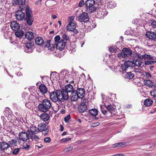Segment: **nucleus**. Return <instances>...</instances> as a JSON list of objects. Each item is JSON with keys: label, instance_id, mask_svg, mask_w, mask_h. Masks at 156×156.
<instances>
[{"label": "nucleus", "instance_id": "f257e3e1", "mask_svg": "<svg viewBox=\"0 0 156 156\" xmlns=\"http://www.w3.org/2000/svg\"><path fill=\"white\" fill-rule=\"evenodd\" d=\"M51 107V101L48 99H45L42 101L41 103L39 105L38 108L40 111L45 112L48 111Z\"/></svg>", "mask_w": 156, "mask_h": 156}, {"label": "nucleus", "instance_id": "f03ea898", "mask_svg": "<svg viewBox=\"0 0 156 156\" xmlns=\"http://www.w3.org/2000/svg\"><path fill=\"white\" fill-rule=\"evenodd\" d=\"M60 75L64 81L66 83H68L69 81V83H71V81L72 79V75L70 74L66 70H63L61 71L60 73Z\"/></svg>", "mask_w": 156, "mask_h": 156}, {"label": "nucleus", "instance_id": "7ed1b4c3", "mask_svg": "<svg viewBox=\"0 0 156 156\" xmlns=\"http://www.w3.org/2000/svg\"><path fill=\"white\" fill-rule=\"evenodd\" d=\"M25 11L26 12V20L27 23L28 25H31L32 24L34 20L32 12L28 7H26Z\"/></svg>", "mask_w": 156, "mask_h": 156}, {"label": "nucleus", "instance_id": "20e7f679", "mask_svg": "<svg viewBox=\"0 0 156 156\" xmlns=\"http://www.w3.org/2000/svg\"><path fill=\"white\" fill-rule=\"evenodd\" d=\"M122 52H119L118 54V56L119 58H126L130 56L132 54V51L130 49L127 48H123L122 50Z\"/></svg>", "mask_w": 156, "mask_h": 156}, {"label": "nucleus", "instance_id": "39448f33", "mask_svg": "<svg viewBox=\"0 0 156 156\" xmlns=\"http://www.w3.org/2000/svg\"><path fill=\"white\" fill-rule=\"evenodd\" d=\"M60 93L58 90L56 91H53L50 93V98L54 102H56L57 101H59V98Z\"/></svg>", "mask_w": 156, "mask_h": 156}, {"label": "nucleus", "instance_id": "423d86ee", "mask_svg": "<svg viewBox=\"0 0 156 156\" xmlns=\"http://www.w3.org/2000/svg\"><path fill=\"white\" fill-rule=\"evenodd\" d=\"M60 93L59 96V101L62 102L64 100H67L69 99V94L67 92H66L64 89L62 90H58Z\"/></svg>", "mask_w": 156, "mask_h": 156}, {"label": "nucleus", "instance_id": "0eeeda50", "mask_svg": "<svg viewBox=\"0 0 156 156\" xmlns=\"http://www.w3.org/2000/svg\"><path fill=\"white\" fill-rule=\"evenodd\" d=\"M29 133L30 132L29 129L26 132H20L19 134V138L21 140L26 141L29 138Z\"/></svg>", "mask_w": 156, "mask_h": 156}, {"label": "nucleus", "instance_id": "6e6552de", "mask_svg": "<svg viewBox=\"0 0 156 156\" xmlns=\"http://www.w3.org/2000/svg\"><path fill=\"white\" fill-rule=\"evenodd\" d=\"M78 20L80 22L86 23L89 21V17L87 13L83 12L79 16Z\"/></svg>", "mask_w": 156, "mask_h": 156}, {"label": "nucleus", "instance_id": "1a4fd4ad", "mask_svg": "<svg viewBox=\"0 0 156 156\" xmlns=\"http://www.w3.org/2000/svg\"><path fill=\"white\" fill-rule=\"evenodd\" d=\"M38 131H44V135L45 136L47 134L48 132V126L45 124L41 123L38 126Z\"/></svg>", "mask_w": 156, "mask_h": 156}, {"label": "nucleus", "instance_id": "9d476101", "mask_svg": "<svg viewBox=\"0 0 156 156\" xmlns=\"http://www.w3.org/2000/svg\"><path fill=\"white\" fill-rule=\"evenodd\" d=\"M34 45V44L33 42H30L26 43L24 48L25 51L27 53L32 52V48H33Z\"/></svg>", "mask_w": 156, "mask_h": 156}, {"label": "nucleus", "instance_id": "9b49d317", "mask_svg": "<svg viewBox=\"0 0 156 156\" xmlns=\"http://www.w3.org/2000/svg\"><path fill=\"white\" fill-rule=\"evenodd\" d=\"M16 18L17 20H22L25 17V13L21 10L18 11L16 13Z\"/></svg>", "mask_w": 156, "mask_h": 156}, {"label": "nucleus", "instance_id": "f8f14e48", "mask_svg": "<svg viewBox=\"0 0 156 156\" xmlns=\"http://www.w3.org/2000/svg\"><path fill=\"white\" fill-rule=\"evenodd\" d=\"M78 111L81 113H83L87 109V105L84 102H82L79 106Z\"/></svg>", "mask_w": 156, "mask_h": 156}, {"label": "nucleus", "instance_id": "ddd939ff", "mask_svg": "<svg viewBox=\"0 0 156 156\" xmlns=\"http://www.w3.org/2000/svg\"><path fill=\"white\" fill-rule=\"evenodd\" d=\"M66 42L63 41L62 39L56 44V48L57 49L62 50L64 49L66 45Z\"/></svg>", "mask_w": 156, "mask_h": 156}, {"label": "nucleus", "instance_id": "4468645a", "mask_svg": "<svg viewBox=\"0 0 156 156\" xmlns=\"http://www.w3.org/2000/svg\"><path fill=\"white\" fill-rule=\"evenodd\" d=\"M79 98H82L85 95V91L82 88H78L76 91Z\"/></svg>", "mask_w": 156, "mask_h": 156}, {"label": "nucleus", "instance_id": "2eb2a0df", "mask_svg": "<svg viewBox=\"0 0 156 156\" xmlns=\"http://www.w3.org/2000/svg\"><path fill=\"white\" fill-rule=\"evenodd\" d=\"M10 27L14 31L18 30L20 28L19 24L15 21L12 22L11 23Z\"/></svg>", "mask_w": 156, "mask_h": 156}, {"label": "nucleus", "instance_id": "dca6fc26", "mask_svg": "<svg viewBox=\"0 0 156 156\" xmlns=\"http://www.w3.org/2000/svg\"><path fill=\"white\" fill-rule=\"evenodd\" d=\"M76 26L75 23H69L66 27V29L69 31H73L76 29Z\"/></svg>", "mask_w": 156, "mask_h": 156}, {"label": "nucleus", "instance_id": "f3484780", "mask_svg": "<svg viewBox=\"0 0 156 156\" xmlns=\"http://www.w3.org/2000/svg\"><path fill=\"white\" fill-rule=\"evenodd\" d=\"M0 147L4 152L5 150L7 149L9 147V145L5 142H0Z\"/></svg>", "mask_w": 156, "mask_h": 156}, {"label": "nucleus", "instance_id": "a211bd4d", "mask_svg": "<svg viewBox=\"0 0 156 156\" xmlns=\"http://www.w3.org/2000/svg\"><path fill=\"white\" fill-rule=\"evenodd\" d=\"M147 37L151 39H154L156 38V33L151 31H148L146 34Z\"/></svg>", "mask_w": 156, "mask_h": 156}, {"label": "nucleus", "instance_id": "6ab92c4d", "mask_svg": "<svg viewBox=\"0 0 156 156\" xmlns=\"http://www.w3.org/2000/svg\"><path fill=\"white\" fill-rule=\"evenodd\" d=\"M70 97L71 100L72 101H76L78 98H79V97L76 92V90L72 92L70 95Z\"/></svg>", "mask_w": 156, "mask_h": 156}, {"label": "nucleus", "instance_id": "aec40b11", "mask_svg": "<svg viewBox=\"0 0 156 156\" xmlns=\"http://www.w3.org/2000/svg\"><path fill=\"white\" fill-rule=\"evenodd\" d=\"M63 89L68 93H71L72 92L74 91L73 86L70 84H68L66 85L65 87V89Z\"/></svg>", "mask_w": 156, "mask_h": 156}, {"label": "nucleus", "instance_id": "412c9836", "mask_svg": "<svg viewBox=\"0 0 156 156\" xmlns=\"http://www.w3.org/2000/svg\"><path fill=\"white\" fill-rule=\"evenodd\" d=\"M39 89L42 94H44L47 92V88L44 84H41L39 86Z\"/></svg>", "mask_w": 156, "mask_h": 156}, {"label": "nucleus", "instance_id": "4be33fe9", "mask_svg": "<svg viewBox=\"0 0 156 156\" xmlns=\"http://www.w3.org/2000/svg\"><path fill=\"white\" fill-rule=\"evenodd\" d=\"M35 42L37 45L41 46L44 44V41L41 37H39L36 38Z\"/></svg>", "mask_w": 156, "mask_h": 156}, {"label": "nucleus", "instance_id": "5701e85b", "mask_svg": "<svg viewBox=\"0 0 156 156\" xmlns=\"http://www.w3.org/2000/svg\"><path fill=\"white\" fill-rule=\"evenodd\" d=\"M104 106L106 108L108 111L112 114V113L114 110V108L112 105L111 104L109 105L107 103H105L104 104Z\"/></svg>", "mask_w": 156, "mask_h": 156}, {"label": "nucleus", "instance_id": "b1692460", "mask_svg": "<svg viewBox=\"0 0 156 156\" xmlns=\"http://www.w3.org/2000/svg\"><path fill=\"white\" fill-rule=\"evenodd\" d=\"M40 118L44 121L48 120L50 118L49 115L47 114L42 113L40 116Z\"/></svg>", "mask_w": 156, "mask_h": 156}, {"label": "nucleus", "instance_id": "393cba45", "mask_svg": "<svg viewBox=\"0 0 156 156\" xmlns=\"http://www.w3.org/2000/svg\"><path fill=\"white\" fill-rule=\"evenodd\" d=\"M95 4V1L93 0H87L85 3L87 8L93 6Z\"/></svg>", "mask_w": 156, "mask_h": 156}, {"label": "nucleus", "instance_id": "a878e982", "mask_svg": "<svg viewBox=\"0 0 156 156\" xmlns=\"http://www.w3.org/2000/svg\"><path fill=\"white\" fill-rule=\"evenodd\" d=\"M26 37L29 40L33 39L34 37L33 33L30 31L27 32L25 34Z\"/></svg>", "mask_w": 156, "mask_h": 156}, {"label": "nucleus", "instance_id": "bb28decb", "mask_svg": "<svg viewBox=\"0 0 156 156\" xmlns=\"http://www.w3.org/2000/svg\"><path fill=\"white\" fill-rule=\"evenodd\" d=\"M30 132L29 135L30 134H36L39 132L38 128H37L34 126H32L30 128Z\"/></svg>", "mask_w": 156, "mask_h": 156}, {"label": "nucleus", "instance_id": "cd10ccee", "mask_svg": "<svg viewBox=\"0 0 156 156\" xmlns=\"http://www.w3.org/2000/svg\"><path fill=\"white\" fill-rule=\"evenodd\" d=\"M133 64L134 63L135 65L138 67H142L144 65V63L140 60H136L133 61Z\"/></svg>", "mask_w": 156, "mask_h": 156}, {"label": "nucleus", "instance_id": "c85d7f7f", "mask_svg": "<svg viewBox=\"0 0 156 156\" xmlns=\"http://www.w3.org/2000/svg\"><path fill=\"white\" fill-rule=\"evenodd\" d=\"M153 102L152 100L150 98L146 99L144 101V105L146 106H149L151 105Z\"/></svg>", "mask_w": 156, "mask_h": 156}, {"label": "nucleus", "instance_id": "c756f323", "mask_svg": "<svg viewBox=\"0 0 156 156\" xmlns=\"http://www.w3.org/2000/svg\"><path fill=\"white\" fill-rule=\"evenodd\" d=\"M144 82L145 85L150 87H152L154 85V83L149 80H144Z\"/></svg>", "mask_w": 156, "mask_h": 156}, {"label": "nucleus", "instance_id": "7c9ffc66", "mask_svg": "<svg viewBox=\"0 0 156 156\" xmlns=\"http://www.w3.org/2000/svg\"><path fill=\"white\" fill-rule=\"evenodd\" d=\"M133 72H134V71L130 72L127 73L126 75V77L128 79H132L134 77V74Z\"/></svg>", "mask_w": 156, "mask_h": 156}, {"label": "nucleus", "instance_id": "2f4dec72", "mask_svg": "<svg viewBox=\"0 0 156 156\" xmlns=\"http://www.w3.org/2000/svg\"><path fill=\"white\" fill-rule=\"evenodd\" d=\"M51 42V41L50 40H47V44L45 45L46 46H47L48 45V49L50 50L51 51H53L55 49V46L52 44H50V43Z\"/></svg>", "mask_w": 156, "mask_h": 156}, {"label": "nucleus", "instance_id": "473e14b6", "mask_svg": "<svg viewBox=\"0 0 156 156\" xmlns=\"http://www.w3.org/2000/svg\"><path fill=\"white\" fill-rule=\"evenodd\" d=\"M112 70L116 74H118L121 72V67L119 66L115 67L114 68H112Z\"/></svg>", "mask_w": 156, "mask_h": 156}, {"label": "nucleus", "instance_id": "72a5a7b5", "mask_svg": "<svg viewBox=\"0 0 156 156\" xmlns=\"http://www.w3.org/2000/svg\"><path fill=\"white\" fill-rule=\"evenodd\" d=\"M35 134H30L29 135V138L31 139L32 140H35L37 141L39 139V137L35 135Z\"/></svg>", "mask_w": 156, "mask_h": 156}, {"label": "nucleus", "instance_id": "f704fd0d", "mask_svg": "<svg viewBox=\"0 0 156 156\" xmlns=\"http://www.w3.org/2000/svg\"><path fill=\"white\" fill-rule=\"evenodd\" d=\"M18 139H16V140H12L11 141H9L8 142V144L9 145V146L14 147L16 146L17 140Z\"/></svg>", "mask_w": 156, "mask_h": 156}, {"label": "nucleus", "instance_id": "c9c22d12", "mask_svg": "<svg viewBox=\"0 0 156 156\" xmlns=\"http://www.w3.org/2000/svg\"><path fill=\"white\" fill-rule=\"evenodd\" d=\"M89 113L92 115L96 116L98 114V111L95 108L91 109L89 111Z\"/></svg>", "mask_w": 156, "mask_h": 156}, {"label": "nucleus", "instance_id": "e433bc0d", "mask_svg": "<svg viewBox=\"0 0 156 156\" xmlns=\"http://www.w3.org/2000/svg\"><path fill=\"white\" fill-rule=\"evenodd\" d=\"M96 9V8L93 6L87 8V11L89 13L93 12Z\"/></svg>", "mask_w": 156, "mask_h": 156}, {"label": "nucleus", "instance_id": "4c0bfd02", "mask_svg": "<svg viewBox=\"0 0 156 156\" xmlns=\"http://www.w3.org/2000/svg\"><path fill=\"white\" fill-rule=\"evenodd\" d=\"M24 34V32L22 30H20L16 32L15 33V35L16 37H21Z\"/></svg>", "mask_w": 156, "mask_h": 156}, {"label": "nucleus", "instance_id": "58836bf2", "mask_svg": "<svg viewBox=\"0 0 156 156\" xmlns=\"http://www.w3.org/2000/svg\"><path fill=\"white\" fill-rule=\"evenodd\" d=\"M124 64L128 68V67H131L133 66V62L132 61H127L125 62Z\"/></svg>", "mask_w": 156, "mask_h": 156}, {"label": "nucleus", "instance_id": "ea45409f", "mask_svg": "<svg viewBox=\"0 0 156 156\" xmlns=\"http://www.w3.org/2000/svg\"><path fill=\"white\" fill-rule=\"evenodd\" d=\"M108 7L110 8L115 7L116 5V4L115 2H109L108 5Z\"/></svg>", "mask_w": 156, "mask_h": 156}, {"label": "nucleus", "instance_id": "a19ab883", "mask_svg": "<svg viewBox=\"0 0 156 156\" xmlns=\"http://www.w3.org/2000/svg\"><path fill=\"white\" fill-rule=\"evenodd\" d=\"M150 94L153 97L156 98V87L151 91Z\"/></svg>", "mask_w": 156, "mask_h": 156}, {"label": "nucleus", "instance_id": "79ce46f5", "mask_svg": "<svg viewBox=\"0 0 156 156\" xmlns=\"http://www.w3.org/2000/svg\"><path fill=\"white\" fill-rule=\"evenodd\" d=\"M124 144L122 142H119L118 143L115 144H114L113 145V147H119L121 146H122L124 145Z\"/></svg>", "mask_w": 156, "mask_h": 156}, {"label": "nucleus", "instance_id": "37998d69", "mask_svg": "<svg viewBox=\"0 0 156 156\" xmlns=\"http://www.w3.org/2000/svg\"><path fill=\"white\" fill-rule=\"evenodd\" d=\"M154 58V57H151L150 55H147V54H144V59H151L153 60Z\"/></svg>", "mask_w": 156, "mask_h": 156}, {"label": "nucleus", "instance_id": "c03bdc74", "mask_svg": "<svg viewBox=\"0 0 156 156\" xmlns=\"http://www.w3.org/2000/svg\"><path fill=\"white\" fill-rule=\"evenodd\" d=\"M155 62H156V61H145L144 62L145 65H152L153 64H154Z\"/></svg>", "mask_w": 156, "mask_h": 156}, {"label": "nucleus", "instance_id": "a18cd8bd", "mask_svg": "<svg viewBox=\"0 0 156 156\" xmlns=\"http://www.w3.org/2000/svg\"><path fill=\"white\" fill-rule=\"evenodd\" d=\"M63 41H65L66 43V42L67 41L69 40V37L66 34H64L62 36V38Z\"/></svg>", "mask_w": 156, "mask_h": 156}, {"label": "nucleus", "instance_id": "49530a36", "mask_svg": "<svg viewBox=\"0 0 156 156\" xmlns=\"http://www.w3.org/2000/svg\"><path fill=\"white\" fill-rule=\"evenodd\" d=\"M44 143H50L51 141V139L50 137H46L44 139Z\"/></svg>", "mask_w": 156, "mask_h": 156}, {"label": "nucleus", "instance_id": "de8ad7c7", "mask_svg": "<svg viewBox=\"0 0 156 156\" xmlns=\"http://www.w3.org/2000/svg\"><path fill=\"white\" fill-rule=\"evenodd\" d=\"M74 17L73 16H72L70 17L69 18V23H75L74 22Z\"/></svg>", "mask_w": 156, "mask_h": 156}, {"label": "nucleus", "instance_id": "09e8293b", "mask_svg": "<svg viewBox=\"0 0 156 156\" xmlns=\"http://www.w3.org/2000/svg\"><path fill=\"white\" fill-rule=\"evenodd\" d=\"M71 138H63L61 140V141L62 143H66L71 140Z\"/></svg>", "mask_w": 156, "mask_h": 156}, {"label": "nucleus", "instance_id": "8fccbe9b", "mask_svg": "<svg viewBox=\"0 0 156 156\" xmlns=\"http://www.w3.org/2000/svg\"><path fill=\"white\" fill-rule=\"evenodd\" d=\"M26 0H17V1L19 5H23L25 4Z\"/></svg>", "mask_w": 156, "mask_h": 156}, {"label": "nucleus", "instance_id": "3c124183", "mask_svg": "<svg viewBox=\"0 0 156 156\" xmlns=\"http://www.w3.org/2000/svg\"><path fill=\"white\" fill-rule=\"evenodd\" d=\"M10 111V109H9V108H7V110H5L4 113V115L5 116H9L10 114V112H9Z\"/></svg>", "mask_w": 156, "mask_h": 156}, {"label": "nucleus", "instance_id": "603ef678", "mask_svg": "<svg viewBox=\"0 0 156 156\" xmlns=\"http://www.w3.org/2000/svg\"><path fill=\"white\" fill-rule=\"evenodd\" d=\"M70 116L69 115H67L64 118V121L66 123L68 122H69V120L70 119Z\"/></svg>", "mask_w": 156, "mask_h": 156}, {"label": "nucleus", "instance_id": "864d4df0", "mask_svg": "<svg viewBox=\"0 0 156 156\" xmlns=\"http://www.w3.org/2000/svg\"><path fill=\"white\" fill-rule=\"evenodd\" d=\"M20 148H18L14 149L12 152V153L14 155H16L18 153L20 150Z\"/></svg>", "mask_w": 156, "mask_h": 156}, {"label": "nucleus", "instance_id": "5fc2aeb1", "mask_svg": "<svg viewBox=\"0 0 156 156\" xmlns=\"http://www.w3.org/2000/svg\"><path fill=\"white\" fill-rule=\"evenodd\" d=\"M145 73L146 77L147 79H150L151 78V75L150 73L148 72H146Z\"/></svg>", "mask_w": 156, "mask_h": 156}, {"label": "nucleus", "instance_id": "6e6d98bb", "mask_svg": "<svg viewBox=\"0 0 156 156\" xmlns=\"http://www.w3.org/2000/svg\"><path fill=\"white\" fill-rule=\"evenodd\" d=\"M60 37L58 35L56 36L54 38L55 41L56 42H58L60 40Z\"/></svg>", "mask_w": 156, "mask_h": 156}, {"label": "nucleus", "instance_id": "4d7b16f0", "mask_svg": "<svg viewBox=\"0 0 156 156\" xmlns=\"http://www.w3.org/2000/svg\"><path fill=\"white\" fill-rule=\"evenodd\" d=\"M121 67V69L123 71H126L128 69L127 67L124 64L122 65Z\"/></svg>", "mask_w": 156, "mask_h": 156}, {"label": "nucleus", "instance_id": "13d9d810", "mask_svg": "<svg viewBox=\"0 0 156 156\" xmlns=\"http://www.w3.org/2000/svg\"><path fill=\"white\" fill-rule=\"evenodd\" d=\"M101 112L105 115H106L107 114V111L105 110L102 107H101Z\"/></svg>", "mask_w": 156, "mask_h": 156}, {"label": "nucleus", "instance_id": "bf43d9fd", "mask_svg": "<svg viewBox=\"0 0 156 156\" xmlns=\"http://www.w3.org/2000/svg\"><path fill=\"white\" fill-rule=\"evenodd\" d=\"M151 26L154 28H156V21H154L152 22Z\"/></svg>", "mask_w": 156, "mask_h": 156}, {"label": "nucleus", "instance_id": "052dcab7", "mask_svg": "<svg viewBox=\"0 0 156 156\" xmlns=\"http://www.w3.org/2000/svg\"><path fill=\"white\" fill-rule=\"evenodd\" d=\"M73 147H67L64 149V151H71L73 149Z\"/></svg>", "mask_w": 156, "mask_h": 156}, {"label": "nucleus", "instance_id": "680f3d73", "mask_svg": "<svg viewBox=\"0 0 156 156\" xmlns=\"http://www.w3.org/2000/svg\"><path fill=\"white\" fill-rule=\"evenodd\" d=\"M137 57L140 59H144V55H141L140 54H137L136 55Z\"/></svg>", "mask_w": 156, "mask_h": 156}, {"label": "nucleus", "instance_id": "e2e57ef3", "mask_svg": "<svg viewBox=\"0 0 156 156\" xmlns=\"http://www.w3.org/2000/svg\"><path fill=\"white\" fill-rule=\"evenodd\" d=\"M99 124L100 123L99 122H97L94 123L92 124L91 126L92 127H94L98 126Z\"/></svg>", "mask_w": 156, "mask_h": 156}, {"label": "nucleus", "instance_id": "0e129e2a", "mask_svg": "<svg viewBox=\"0 0 156 156\" xmlns=\"http://www.w3.org/2000/svg\"><path fill=\"white\" fill-rule=\"evenodd\" d=\"M101 10H102V9H99V10L97 11L98 14L100 16V17H102V16L101 15Z\"/></svg>", "mask_w": 156, "mask_h": 156}, {"label": "nucleus", "instance_id": "69168bd1", "mask_svg": "<svg viewBox=\"0 0 156 156\" xmlns=\"http://www.w3.org/2000/svg\"><path fill=\"white\" fill-rule=\"evenodd\" d=\"M115 50V48H113V47H111L109 48V50L110 52H113Z\"/></svg>", "mask_w": 156, "mask_h": 156}, {"label": "nucleus", "instance_id": "338daca9", "mask_svg": "<svg viewBox=\"0 0 156 156\" xmlns=\"http://www.w3.org/2000/svg\"><path fill=\"white\" fill-rule=\"evenodd\" d=\"M5 12V10L2 9V8H0V16H1L3 14H4Z\"/></svg>", "mask_w": 156, "mask_h": 156}, {"label": "nucleus", "instance_id": "774afa93", "mask_svg": "<svg viewBox=\"0 0 156 156\" xmlns=\"http://www.w3.org/2000/svg\"><path fill=\"white\" fill-rule=\"evenodd\" d=\"M84 4V2L83 0H81L80 1L79 4V6L80 7H81L83 6Z\"/></svg>", "mask_w": 156, "mask_h": 156}]
</instances>
